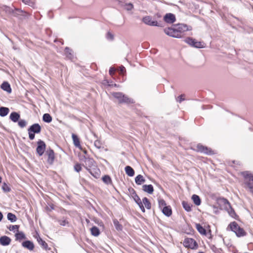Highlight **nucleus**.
<instances>
[{"instance_id":"1","label":"nucleus","mask_w":253,"mask_h":253,"mask_svg":"<svg viewBox=\"0 0 253 253\" xmlns=\"http://www.w3.org/2000/svg\"><path fill=\"white\" fill-rule=\"evenodd\" d=\"M244 177V187L253 194V175L249 171L242 173Z\"/></svg>"},{"instance_id":"2","label":"nucleus","mask_w":253,"mask_h":253,"mask_svg":"<svg viewBox=\"0 0 253 253\" xmlns=\"http://www.w3.org/2000/svg\"><path fill=\"white\" fill-rule=\"evenodd\" d=\"M112 95L118 100L120 103L130 104L133 103V99L122 92H113Z\"/></svg>"},{"instance_id":"3","label":"nucleus","mask_w":253,"mask_h":253,"mask_svg":"<svg viewBox=\"0 0 253 253\" xmlns=\"http://www.w3.org/2000/svg\"><path fill=\"white\" fill-rule=\"evenodd\" d=\"M231 231L234 232L237 236L242 237L246 235V232L241 228L236 222H231L228 226Z\"/></svg>"},{"instance_id":"4","label":"nucleus","mask_w":253,"mask_h":253,"mask_svg":"<svg viewBox=\"0 0 253 253\" xmlns=\"http://www.w3.org/2000/svg\"><path fill=\"white\" fill-rule=\"evenodd\" d=\"M183 245L185 248L192 250L197 249L198 247V245L196 241L190 238H185L183 241Z\"/></svg>"},{"instance_id":"5","label":"nucleus","mask_w":253,"mask_h":253,"mask_svg":"<svg viewBox=\"0 0 253 253\" xmlns=\"http://www.w3.org/2000/svg\"><path fill=\"white\" fill-rule=\"evenodd\" d=\"M185 42L189 45L196 48H204L205 47V43L204 42L196 41L195 40L190 38L186 39Z\"/></svg>"},{"instance_id":"6","label":"nucleus","mask_w":253,"mask_h":253,"mask_svg":"<svg viewBox=\"0 0 253 253\" xmlns=\"http://www.w3.org/2000/svg\"><path fill=\"white\" fill-rule=\"evenodd\" d=\"M164 32L167 35L176 38H180L178 32L174 26L173 28H168L164 29Z\"/></svg>"},{"instance_id":"7","label":"nucleus","mask_w":253,"mask_h":253,"mask_svg":"<svg viewBox=\"0 0 253 253\" xmlns=\"http://www.w3.org/2000/svg\"><path fill=\"white\" fill-rule=\"evenodd\" d=\"M175 27L177 32L179 33V35L180 36V38L182 37V34L183 33L188 31H191L192 30V27L191 26H188L187 25L183 24H178L175 26Z\"/></svg>"},{"instance_id":"8","label":"nucleus","mask_w":253,"mask_h":253,"mask_svg":"<svg viewBox=\"0 0 253 253\" xmlns=\"http://www.w3.org/2000/svg\"><path fill=\"white\" fill-rule=\"evenodd\" d=\"M217 203L221 210H225V209L230 208V203L226 199L223 198H218L217 200Z\"/></svg>"},{"instance_id":"9","label":"nucleus","mask_w":253,"mask_h":253,"mask_svg":"<svg viewBox=\"0 0 253 253\" xmlns=\"http://www.w3.org/2000/svg\"><path fill=\"white\" fill-rule=\"evenodd\" d=\"M45 150V144L44 142L42 140L38 142V146L36 149L37 153L39 156H42Z\"/></svg>"},{"instance_id":"10","label":"nucleus","mask_w":253,"mask_h":253,"mask_svg":"<svg viewBox=\"0 0 253 253\" xmlns=\"http://www.w3.org/2000/svg\"><path fill=\"white\" fill-rule=\"evenodd\" d=\"M46 155L47 156V162L48 164L52 165L55 159L54 151L51 149L48 150L46 152Z\"/></svg>"},{"instance_id":"11","label":"nucleus","mask_w":253,"mask_h":253,"mask_svg":"<svg viewBox=\"0 0 253 253\" xmlns=\"http://www.w3.org/2000/svg\"><path fill=\"white\" fill-rule=\"evenodd\" d=\"M197 150L199 152L207 154H212V152L211 149L208 148L207 147H205L202 145L199 144L197 146Z\"/></svg>"},{"instance_id":"12","label":"nucleus","mask_w":253,"mask_h":253,"mask_svg":"<svg viewBox=\"0 0 253 253\" xmlns=\"http://www.w3.org/2000/svg\"><path fill=\"white\" fill-rule=\"evenodd\" d=\"M143 22L150 26H157L158 22L156 21H153L150 16H145L143 18Z\"/></svg>"},{"instance_id":"13","label":"nucleus","mask_w":253,"mask_h":253,"mask_svg":"<svg viewBox=\"0 0 253 253\" xmlns=\"http://www.w3.org/2000/svg\"><path fill=\"white\" fill-rule=\"evenodd\" d=\"M28 131L35 133H39L41 131V127L38 124H35L28 128Z\"/></svg>"},{"instance_id":"14","label":"nucleus","mask_w":253,"mask_h":253,"mask_svg":"<svg viewBox=\"0 0 253 253\" xmlns=\"http://www.w3.org/2000/svg\"><path fill=\"white\" fill-rule=\"evenodd\" d=\"M164 20L168 23H173L175 21V15L172 13H168L164 16Z\"/></svg>"},{"instance_id":"15","label":"nucleus","mask_w":253,"mask_h":253,"mask_svg":"<svg viewBox=\"0 0 253 253\" xmlns=\"http://www.w3.org/2000/svg\"><path fill=\"white\" fill-rule=\"evenodd\" d=\"M72 137L73 141L74 144L81 150H83V148L80 144V139L77 135L73 133L72 134Z\"/></svg>"},{"instance_id":"16","label":"nucleus","mask_w":253,"mask_h":253,"mask_svg":"<svg viewBox=\"0 0 253 253\" xmlns=\"http://www.w3.org/2000/svg\"><path fill=\"white\" fill-rule=\"evenodd\" d=\"M11 242V239L7 236H3L0 238V243L2 246H7Z\"/></svg>"},{"instance_id":"17","label":"nucleus","mask_w":253,"mask_h":253,"mask_svg":"<svg viewBox=\"0 0 253 253\" xmlns=\"http://www.w3.org/2000/svg\"><path fill=\"white\" fill-rule=\"evenodd\" d=\"M22 246L25 248L28 249L29 250L32 251L34 248V245L33 242L30 241H26L22 243Z\"/></svg>"},{"instance_id":"18","label":"nucleus","mask_w":253,"mask_h":253,"mask_svg":"<svg viewBox=\"0 0 253 253\" xmlns=\"http://www.w3.org/2000/svg\"><path fill=\"white\" fill-rule=\"evenodd\" d=\"M162 212L167 216H170L172 214V211L169 206H167L162 210H161Z\"/></svg>"},{"instance_id":"19","label":"nucleus","mask_w":253,"mask_h":253,"mask_svg":"<svg viewBox=\"0 0 253 253\" xmlns=\"http://www.w3.org/2000/svg\"><path fill=\"white\" fill-rule=\"evenodd\" d=\"M143 190L149 194H152L154 191V188L151 184L144 185L142 186Z\"/></svg>"},{"instance_id":"20","label":"nucleus","mask_w":253,"mask_h":253,"mask_svg":"<svg viewBox=\"0 0 253 253\" xmlns=\"http://www.w3.org/2000/svg\"><path fill=\"white\" fill-rule=\"evenodd\" d=\"M86 169L88 172L95 178H97L99 177V170L97 169H94L93 170L88 169L86 167Z\"/></svg>"},{"instance_id":"21","label":"nucleus","mask_w":253,"mask_h":253,"mask_svg":"<svg viewBox=\"0 0 253 253\" xmlns=\"http://www.w3.org/2000/svg\"><path fill=\"white\" fill-rule=\"evenodd\" d=\"M134 200H135V202L137 204V205L139 206V207L140 208L142 211L144 212L145 209H144V206H143L142 201H141L139 197L138 196L136 195L134 197Z\"/></svg>"},{"instance_id":"22","label":"nucleus","mask_w":253,"mask_h":253,"mask_svg":"<svg viewBox=\"0 0 253 253\" xmlns=\"http://www.w3.org/2000/svg\"><path fill=\"white\" fill-rule=\"evenodd\" d=\"M1 88L4 91L8 93L11 92V89L10 84L7 82H4L1 85Z\"/></svg>"},{"instance_id":"23","label":"nucleus","mask_w":253,"mask_h":253,"mask_svg":"<svg viewBox=\"0 0 253 253\" xmlns=\"http://www.w3.org/2000/svg\"><path fill=\"white\" fill-rule=\"evenodd\" d=\"M9 118L13 122H17L20 118V115L16 112H12L10 115Z\"/></svg>"},{"instance_id":"24","label":"nucleus","mask_w":253,"mask_h":253,"mask_svg":"<svg viewBox=\"0 0 253 253\" xmlns=\"http://www.w3.org/2000/svg\"><path fill=\"white\" fill-rule=\"evenodd\" d=\"M135 181L137 185H141L145 182V179L142 175L139 174L135 177Z\"/></svg>"},{"instance_id":"25","label":"nucleus","mask_w":253,"mask_h":253,"mask_svg":"<svg viewBox=\"0 0 253 253\" xmlns=\"http://www.w3.org/2000/svg\"><path fill=\"white\" fill-rule=\"evenodd\" d=\"M125 169L126 174L129 176H133L134 175V171L131 167L126 166Z\"/></svg>"},{"instance_id":"26","label":"nucleus","mask_w":253,"mask_h":253,"mask_svg":"<svg viewBox=\"0 0 253 253\" xmlns=\"http://www.w3.org/2000/svg\"><path fill=\"white\" fill-rule=\"evenodd\" d=\"M9 112V110L8 108L1 107L0 108V116L1 117H4L6 116Z\"/></svg>"},{"instance_id":"27","label":"nucleus","mask_w":253,"mask_h":253,"mask_svg":"<svg viewBox=\"0 0 253 253\" xmlns=\"http://www.w3.org/2000/svg\"><path fill=\"white\" fill-rule=\"evenodd\" d=\"M196 228L198 232L202 235H206V229L202 226L200 224H196Z\"/></svg>"},{"instance_id":"28","label":"nucleus","mask_w":253,"mask_h":253,"mask_svg":"<svg viewBox=\"0 0 253 253\" xmlns=\"http://www.w3.org/2000/svg\"><path fill=\"white\" fill-rule=\"evenodd\" d=\"M192 199L196 205L199 206L201 204V200L199 196L194 194L192 196Z\"/></svg>"},{"instance_id":"29","label":"nucleus","mask_w":253,"mask_h":253,"mask_svg":"<svg viewBox=\"0 0 253 253\" xmlns=\"http://www.w3.org/2000/svg\"><path fill=\"white\" fill-rule=\"evenodd\" d=\"M91 234L94 236H98L100 234L99 230L96 226H93L90 229Z\"/></svg>"},{"instance_id":"30","label":"nucleus","mask_w":253,"mask_h":253,"mask_svg":"<svg viewBox=\"0 0 253 253\" xmlns=\"http://www.w3.org/2000/svg\"><path fill=\"white\" fill-rule=\"evenodd\" d=\"M142 203L143 205H144L147 209H151V204L147 198H144L142 199Z\"/></svg>"},{"instance_id":"31","label":"nucleus","mask_w":253,"mask_h":253,"mask_svg":"<svg viewBox=\"0 0 253 253\" xmlns=\"http://www.w3.org/2000/svg\"><path fill=\"white\" fill-rule=\"evenodd\" d=\"M43 121L46 123H50L52 121V117L49 114H44L42 117Z\"/></svg>"},{"instance_id":"32","label":"nucleus","mask_w":253,"mask_h":253,"mask_svg":"<svg viewBox=\"0 0 253 253\" xmlns=\"http://www.w3.org/2000/svg\"><path fill=\"white\" fill-rule=\"evenodd\" d=\"M37 241L39 244L41 246V247L44 249H46L48 246L47 243L43 240H42L41 238H39L37 239Z\"/></svg>"},{"instance_id":"33","label":"nucleus","mask_w":253,"mask_h":253,"mask_svg":"<svg viewBox=\"0 0 253 253\" xmlns=\"http://www.w3.org/2000/svg\"><path fill=\"white\" fill-rule=\"evenodd\" d=\"M182 206L183 208L187 211H191V205L189 203H188L186 202L183 201L182 202Z\"/></svg>"},{"instance_id":"34","label":"nucleus","mask_w":253,"mask_h":253,"mask_svg":"<svg viewBox=\"0 0 253 253\" xmlns=\"http://www.w3.org/2000/svg\"><path fill=\"white\" fill-rule=\"evenodd\" d=\"M158 204L159 207L161 209V210L167 206V204L166 202L162 199H158Z\"/></svg>"},{"instance_id":"35","label":"nucleus","mask_w":253,"mask_h":253,"mask_svg":"<svg viewBox=\"0 0 253 253\" xmlns=\"http://www.w3.org/2000/svg\"><path fill=\"white\" fill-rule=\"evenodd\" d=\"M7 219L11 222H14L17 220V217L15 214L9 212L7 214Z\"/></svg>"},{"instance_id":"36","label":"nucleus","mask_w":253,"mask_h":253,"mask_svg":"<svg viewBox=\"0 0 253 253\" xmlns=\"http://www.w3.org/2000/svg\"><path fill=\"white\" fill-rule=\"evenodd\" d=\"M226 211H227L229 214L232 217H235L236 216V213L235 211L233 210V209L231 208V206L230 205V208H228L227 209H225Z\"/></svg>"},{"instance_id":"37","label":"nucleus","mask_w":253,"mask_h":253,"mask_svg":"<svg viewBox=\"0 0 253 253\" xmlns=\"http://www.w3.org/2000/svg\"><path fill=\"white\" fill-rule=\"evenodd\" d=\"M102 180L103 181L107 184H109L112 183V180L110 178V177L108 175H105L102 177Z\"/></svg>"},{"instance_id":"38","label":"nucleus","mask_w":253,"mask_h":253,"mask_svg":"<svg viewBox=\"0 0 253 253\" xmlns=\"http://www.w3.org/2000/svg\"><path fill=\"white\" fill-rule=\"evenodd\" d=\"M113 223L117 230H121L122 229V226L119 223V222L116 219L113 220Z\"/></svg>"},{"instance_id":"39","label":"nucleus","mask_w":253,"mask_h":253,"mask_svg":"<svg viewBox=\"0 0 253 253\" xmlns=\"http://www.w3.org/2000/svg\"><path fill=\"white\" fill-rule=\"evenodd\" d=\"M17 240H22L25 238V234L22 232H18L15 234Z\"/></svg>"},{"instance_id":"40","label":"nucleus","mask_w":253,"mask_h":253,"mask_svg":"<svg viewBox=\"0 0 253 253\" xmlns=\"http://www.w3.org/2000/svg\"><path fill=\"white\" fill-rule=\"evenodd\" d=\"M65 54L67 55V57L69 58V59H72L73 57V55L71 53V50H70L69 48L66 47L65 48Z\"/></svg>"},{"instance_id":"41","label":"nucleus","mask_w":253,"mask_h":253,"mask_svg":"<svg viewBox=\"0 0 253 253\" xmlns=\"http://www.w3.org/2000/svg\"><path fill=\"white\" fill-rule=\"evenodd\" d=\"M27 125V122L24 120H20L18 122V125L21 127H25Z\"/></svg>"},{"instance_id":"42","label":"nucleus","mask_w":253,"mask_h":253,"mask_svg":"<svg viewBox=\"0 0 253 253\" xmlns=\"http://www.w3.org/2000/svg\"><path fill=\"white\" fill-rule=\"evenodd\" d=\"M94 146L98 149H100L102 147V144L99 140H96L94 143Z\"/></svg>"},{"instance_id":"43","label":"nucleus","mask_w":253,"mask_h":253,"mask_svg":"<svg viewBox=\"0 0 253 253\" xmlns=\"http://www.w3.org/2000/svg\"><path fill=\"white\" fill-rule=\"evenodd\" d=\"M2 189L4 192H9L10 191L9 187L5 183H3Z\"/></svg>"},{"instance_id":"44","label":"nucleus","mask_w":253,"mask_h":253,"mask_svg":"<svg viewBox=\"0 0 253 253\" xmlns=\"http://www.w3.org/2000/svg\"><path fill=\"white\" fill-rule=\"evenodd\" d=\"M74 169L77 172H80L82 170V167L80 164H77L74 166Z\"/></svg>"},{"instance_id":"45","label":"nucleus","mask_w":253,"mask_h":253,"mask_svg":"<svg viewBox=\"0 0 253 253\" xmlns=\"http://www.w3.org/2000/svg\"><path fill=\"white\" fill-rule=\"evenodd\" d=\"M125 8L127 10H131L133 8V5L130 3L126 4L125 5Z\"/></svg>"},{"instance_id":"46","label":"nucleus","mask_w":253,"mask_h":253,"mask_svg":"<svg viewBox=\"0 0 253 253\" xmlns=\"http://www.w3.org/2000/svg\"><path fill=\"white\" fill-rule=\"evenodd\" d=\"M19 227V225H12L11 226H10L9 229L10 231H15V230L18 231Z\"/></svg>"},{"instance_id":"47","label":"nucleus","mask_w":253,"mask_h":253,"mask_svg":"<svg viewBox=\"0 0 253 253\" xmlns=\"http://www.w3.org/2000/svg\"><path fill=\"white\" fill-rule=\"evenodd\" d=\"M106 38L109 40H112L114 38V36L111 33L108 32L107 34Z\"/></svg>"},{"instance_id":"48","label":"nucleus","mask_w":253,"mask_h":253,"mask_svg":"<svg viewBox=\"0 0 253 253\" xmlns=\"http://www.w3.org/2000/svg\"><path fill=\"white\" fill-rule=\"evenodd\" d=\"M29 136L30 140H33L35 138V133L28 131Z\"/></svg>"},{"instance_id":"49","label":"nucleus","mask_w":253,"mask_h":253,"mask_svg":"<svg viewBox=\"0 0 253 253\" xmlns=\"http://www.w3.org/2000/svg\"><path fill=\"white\" fill-rule=\"evenodd\" d=\"M184 95H181L179 96L178 97V98H177V101L179 102H181L183 100H184Z\"/></svg>"},{"instance_id":"50","label":"nucleus","mask_w":253,"mask_h":253,"mask_svg":"<svg viewBox=\"0 0 253 253\" xmlns=\"http://www.w3.org/2000/svg\"><path fill=\"white\" fill-rule=\"evenodd\" d=\"M59 224L62 226H65L68 222L65 220L59 221Z\"/></svg>"},{"instance_id":"51","label":"nucleus","mask_w":253,"mask_h":253,"mask_svg":"<svg viewBox=\"0 0 253 253\" xmlns=\"http://www.w3.org/2000/svg\"><path fill=\"white\" fill-rule=\"evenodd\" d=\"M93 160L90 159H86L85 161V165H87V163H88L89 164H92Z\"/></svg>"},{"instance_id":"52","label":"nucleus","mask_w":253,"mask_h":253,"mask_svg":"<svg viewBox=\"0 0 253 253\" xmlns=\"http://www.w3.org/2000/svg\"><path fill=\"white\" fill-rule=\"evenodd\" d=\"M115 72V69L113 68H111L109 70V73L111 75H112Z\"/></svg>"},{"instance_id":"53","label":"nucleus","mask_w":253,"mask_h":253,"mask_svg":"<svg viewBox=\"0 0 253 253\" xmlns=\"http://www.w3.org/2000/svg\"><path fill=\"white\" fill-rule=\"evenodd\" d=\"M23 2L26 4L30 5V0H22Z\"/></svg>"},{"instance_id":"54","label":"nucleus","mask_w":253,"mask_h":253,"mask_svg":"<svg viewBox=\"0 0 253 253\" xmlns=\"http://www.w3.org/2000/svg\"><path fill=\"white\" fill-rule=\"evenodd\" d=\"M212 208H213V209H214V212L215 213H217V211H218V210H217V208H216V207H215V206H213L212 207Z\"/></svg>"},{"instance_id":"55","label":"nucleus","mask_w":253,"mask_h":253,"mask_svg":"<svg viewBox=\"0 0 253 253\" xmlns=\"http://www.w3.org/2000/svg\"><path fill=\"white\" fill-rule=\"evenodd\" d=\"M120 69H121V71L122 73H123L125 71V68L124 67H121L120 68Z\"/></svg>"},{"instance_id":"56","label":"nucleus","mask_w":253,"mask_h":253,"mask_svg":"<svg viewBox=\"0 0 253 253\" xmlns=\"http://www.w3.org/2000/svg\"><path fill=\"white\" fill-rule=\"evenodd\" d=\"M3 218V215L1 212H0V221H1L2 219Z\"/></svg>"},{"instance_id":"57","label":"nucleus","mask_w":253,"mask_h":253,"mask_svg":"<svg viewBox=\"0 0 253 253\" xmlns=\"http://www.w3.org/2000/svg\"><path fill=\"white\" fill-rule=\"evenodd\" d=\"M109 86H117V84H109Z\"/></svg>"},{"instance_id":"58","label":"nucleus","mask_w":253,"mask_h":253,"mask_svg":"<svg viewBox=\"0 0 253 253\" xmlns=\"http://www.w3.org/2000/svg\"><path fill=\"white\" fill-rule=\"evenodd\" d=\"M98 225L100 226H103V224L102 222H100V223H99Z\"/></svg>"},{"instance_id":"59","label":"nucleus","mask_w":253,"mask_h":253,"mask_svg":"<svg viewBox=\"0 0 253 253\" xmlns=\"http://www.w3.org/2000/svg\"><path fill=\"white\" fill-rule=\"evenodd\" d=\"M84 154L86 153V151L85 150H82Z\"/></svg>"},{"instance_id":"60","label":"nucleus","mask_w":253,"mask_h":253,"mask_svg":"<svg viewBox=\"0 0 253 253\" xmlns=\"http://www.w3.org/2000/svg\"><path fill=\"white\" fill-rule=\"evenodd\" d=\"M106 82L108 83V84H113L112 82H111V83H109L108 81H106Z\"/></svg>"},{"instance_id":"61","label":"nucleus","mask_w":253,"mask_h":253,"mask_svg":"<svg viewBox=\"0 0 253 253\" xmlns=\"http://www.w3.org/2000/svg\"><path fill=\"white\" fill-rule=\"evenodd\" d=\"M1 179H2L1 177L0 176V183H1Z\"/></svg>"},{"instance_id":"62","label":"nucleus","mask_w":253,"mask_h":253,"mask_svg":"<svg viewBox=\"0 0 253 253\" xmlns=\"http://www.w3.org/2000/svg\"><path fill=\"white\" fill-rule=\"evenodd\" d=\"M198 253H204V252H199Z\"/></svg>"}]
</instances>
